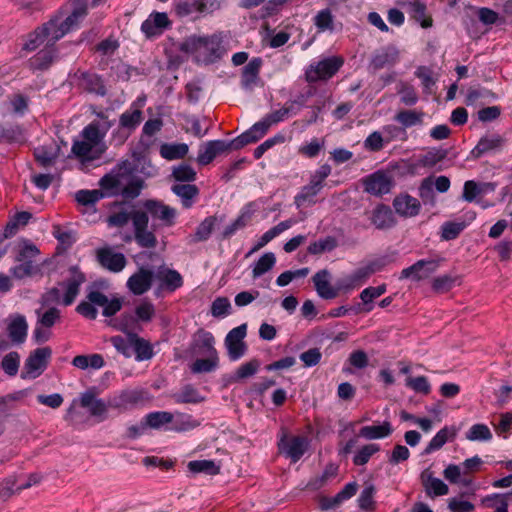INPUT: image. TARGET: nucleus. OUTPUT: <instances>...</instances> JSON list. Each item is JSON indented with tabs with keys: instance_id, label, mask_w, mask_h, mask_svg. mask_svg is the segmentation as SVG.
Wrapping results in <instances>:
<instances>
[{
	"instance_id": "393cba45",
	"label": "nucleus",
	"mask_w": 512,
	"mask_h": 512,
	"mask_svg": "<svg viewBox=\"0 0 512 512\" xmlns=\"http://www.w3.org/2000/svg\"><path fill=\"white\" fill-rule=\"evenodd\" d=\"M55 44L49 43L46 48L39 51L29 61L30 67L35 70H46L48 69L54 60L57 58Z\"/></svg>"
},
{
	"instance_id": "58836bf2",
	"label": "nucleus",
	"mask_w": 512,
	"mask_h": 512,
	"mask_svg": "<svg viewBox=\"0 0 512 512\" xmlns=\"http://www.w3.org/2000/svg\"><path fill=\"white\" fill-rule=\"evenodd\" d=\"M460 281V276L445 274L435 277L431 282V287L435 293L444 294L449 292L454 286L459 285Z\"/></svg>"
},
{
	"instance_id": "c9c22d12",
	"label": "nucleus",
	"mask_w": 512,
	"mask_h": 512,
	"mask_svg": "<svg viewBox=\"0 0 512 512\" xmlns=\"http://www.w3.org/2000/svg\"><path fill=\"white\" fill-rule=\"evenodd\" d=\"M296 223L293 219H288L285 221L280 222L273 228L266 231L261 238L259 239L258 243L255 245V247L252 249V252L257 251L261 248H263L265 245H267L271 240H273L275 237H277L279 234L284 232L285 230L289 229Z\"/></svg>"
},
{
	"instance_id": "13d9d810",
	"label": "nucleus",
	"mask_w": 512,
	"mask_h": 512,
	"mask_svg": "<svg viewBox=\"0 0 512 512\" xmlns=\"http://www.w3.org/2000/svg\"><path fill=\"white\" fill-rule=\"evenodd\" d=\"M380 451V446L378 444H367L361 447L353 458V463L356 466L365 465L370 458Z\"/></svg>"
},
{
	"instance_id": "72a5a7b5",
	"label": "nucleus",
	"mask_w": 512,
	"mask_h": 512,
	"mask_svg": "<svg viewBox=\"0 0 512 512\" xmlns=\"http://www.w3.org/2000/svg\"><path fill=\"white\" fill-rule=\"evenodd\" d=\"M216 221H217V219L214 216H209V217L205 218L198 225L195 233L188 237V243L195 244L198 242L206 241L212 234V231L214 230Z\"/></svg>"
},
{
	"instance_id": "f704fd0d",
	"label": "nucleus",
	"mask_w": 512,
	"mask_h": 512,
	"mask_svg": "<svg viewBox=\"0 0 512 512\" xmlns=\"http://www.w3.org/2000/svg\"><path fill=\"white\" fill-rule=\"evenodd\" d=\"M456 434V428L445 426L444 428L439 430L436 433V435L431 439V441L425 448V453L429 454L433 451L441 449L449 439H454Z\"/></svg>"
},
{
	"instance_id": "7ed1b4c3",
	"label": "nucleus",
	"mask_w": 512,
	"mask_h": 512,
	"mask_svg": "<svg viewBox=\"0 0 512 512\" xmlns=\"http://www.w3.org/2000/svg\"><path fill=\"white\" fill-rule=\"evenodd\" d=\"M87 14L85 6L77 7L73 10L72 14L69 15L64 21L60 22L59 19H51L49 22L44 24L42 27L37 28L34 32L28 35V40L24 44V49L27 51H34L45 41L47 45L49 43L55 44L60 38H62L71 29L76 27L78 23L84 19Z\"/></svg>"
},
{
	"instance_id": "052dcab7",
	"label": "nucleus",
	"mask_w": 512,
	"mask_h": 512,
	"mask_svg": "<svg viewBox=\"0 0 512 512\" xmlns=\"http://www.w3.org/2000/svg\"><path fill=\"white\" fill-rule=\"evenodd\" d=\"M336 246H337V242H336L335 238L328 236L326 238H323V239H320L318 241L311 243L308 246L307 251L310 254L318 255L323 252L332 251L334 248H336Z\"/></svg>"
},
{
	"instance_id": "a211bd4d",
	"label": "nucleus",
	"mask_w": 512,
	"mask_h": 512,
	"mask_svg": "<svg viewBox=\"0 0 512 512\" xmlns=\"http://www.w3.org/2000/svg\"><path fill=\"white\" fill-rule=\"evenodd\" d=\"M398 4L423 28H429L433 24L430 16L426 15V5L420 0H400Z\"/></svg>"
},
{
	"instance_id": "20e7f679",
	"label": "nucleus",
	"mask_w": 512,
	"mask_h": 512,
	"mask_svg": "<svg viewBox=\"0 0 512 512\" xmlns=\"http://www.w3.org/2000/svg\"><path fill=\"white\" fill-rule=\"evenodd\" d=\"M344 64L341 56H331L310 63L304 73L305 80L309 84L325 82L331 79Z\"/></svg>"
},
{
	"instance_id": "69168bd1",
	"label": "nucleus",
	"mask_w": 512,
	"mask_h": 512,
	"mask_svg": "<svg viewBox=\"0 0 512 512\" xmlns=\"http://www.w3.org/2000/svg\"><path fill=\"white\" fill-rule=\"evenodd\" d=\"M20 356L17 352H10L4 356L1 366L3 371L9 376H15L18 372Z\"/></svg>"
},
{
	"instance_id": "680f3d73",
	"label": "nucleus",
	"mask_w": 512,
	"mask_h": 512,
	"mask_svg": "<svg viewBox=\"0 0 512 512\" xmlns=\"http://www.w3.org/2000/svg\"><path fill=\"white\" fill-rule=\"evenodd\" d=\"M32 215L29 212L23 211L17 213L14 218L9 221L5 227V237H12L20 225L24 226L31 219Z\"/></svg>"
},
{
	"instance_id": "2f4dec72",
	"label": "nucleus",
	"mask_w": 512,
	"mask_h": 512,
	"mask_svg": "<svg viewBox=\"0 0 512 512\" xmlns=\"http://www.w3.org/2000/svg\"><path fill=\"white\" fill-rule=\"evenodd\" d=\"M28 324L22 315L16 316L8 325V334L12 342L23 343L27 337Z\"/></svg>"
},
{
	"instance_id": "338daca9",
	"label": "nucleus",
	"mask_w": 512,
	"mask_h": 512,
	"mask_svg": "<svg viewBox=\"0 0 512 512\" xmlns=\"http://www.w3.org/2000/svg\"><path fill=\"white\" fill-rule=\"evenodd\" d=\"M260 363L258 360L253 359L249 362H246L238 367L235 371L234 381H240L242 379H246L248 377L253 376L259 369Z\"/></svg>"
},
{
	"instance_id": "6e6d98bb",
	"label": "nucleus",
	"mask_w": 512,
	"mask_h": 512,
	"mask_svg": "<svg viewBox=\"0 0 512 512\" xmlns=\"http://www.w3.org/2000/svg\"><path fill=\"white\" fill-rule=\"evenodd\" d=\"M325 147V140L313 138L309 143H305L298 148V153L307 158H315Z\"/></svg>"
},
{
	"instance_id": "7c9ffc66",
	"label": "nucleus",
	"mask_w": 512,
	"mask_h": 512,
	"mask_svg": "<svg viewBox=\"0 0 512 512\" xmlns=\"http://www.w3.org/2000/svg\"><path fill=\"white\" fill-rule=\"evenodd\" d=\"M371 220L377 229H388L395 224L391 209L385 205H379L375 208Z\"/></svg>"
},
{
	"instance_id": "5701e85b",
	"label": "nucleus",
	"mask_w": 512,
	"mask_h": 512,
	"mask_svg": "<svg viewBox=\"0 0 512 512\" xmlns=\"http://www.w3.org/2000/svg\"><path fill=\"white\" fill-rule=\"evenodd\" d=\"M147 399L146 393L142 390H126L115 397L110 406L119 409H129Z\"/></svg>"
},
{
	"instance_id": "a18cd8bd",
	"label": "nucleus",
	"mask_w": 512,
	"mask_h": 512,
	"mask_svg": "<svg viewBox=\"0 0 512 512\" xmlns=\"http://www.w3.org/2000/svg\"><path fill=\"white\" fill-rule=\"evenodd\" d=\"M337 471V466L333 464L327 465L322 475L310 479L307 484V488L310 490H318L322 488L330 479L337 475Z\"/></svg>"
},
{
	"instance_id": "f03ea898",
	"label": "nucleus",
	"mask_w": 512,
	"mask_h": 512,
	"mask_svg": "<svg viewBox=\"0 0 512 512\" xmlns=\"http://www.w3.org/2000/svg\"><path fill=\"white\" fill-rule=\"evenodd\" d=\"M179 50L189 55L198 65L214 64L227 53L222 33L191 35L179 44Z\"/></svg>"
},
{
	"instance_id": "8fccbe9b",
	"label": "nucleus",
	"mask_w": 512,
	"mask_h": 512,
	"mask_svg": "<svg viewBox=\"0 0 512 512\" xmlns=\"http://www.w3.org/2000/svg\"><path fill=\"white\" fill-rule=\"evenodd\" d=\"M219 365L218 355H208L205 359H197L191 365L193 373H208L214 371Z\"/></svg>"
},
{
	"instance_id": "864d4df0",
	"label": "nucleus",
	"mask_w": 512,
	"mask_h": 512,
	"mask_svg": "<svg viewBox=\"0 0 512 512\" xmlns=\"http://www.w3.org/2000/svg\"><path fill=\"white\" fill-rule=\"evenodd\" d=\"M177 403H200L204 398L192 385L184 386L181 391L174 395Z\"/></svg>"
},
{
	"instance_id": "774afa93",
	"label": "nucleus",
	"mask_w": 512,
	"mask_h": 512,
	"mask_svg": "<svg viewBox=\"0 0 512 512\" xmlns=\"http://www.w3.org/2000/svg\"><path fill=\"white\" fill-rule=\"evenodd\" d=\"M103 197L100 190H80L76 193V201L84 206L94 205Z\"/></svg>"
},
{
	"instance_id": "b1692460",
	"label": "nucleus",
	"mask_w": 512,
	"mask_h": 512,
	"mask_svg": "<svg viewBox=\"0 0 512 512\" xmlns=\"http://www.w3.org/2000/svg\"><path fill=\"white\" fill-rule=\"evenodd\" d=\"M143 112L141 106L137 103H132L129 109L123 112L119 118V127L125 129L128 134H131L142 122Z\"/></svg>"
},
{
	"instance_id": "ddd939ff",
	"label": "nucleus",
	"mask_w": 512,
	"mask_h": 512,
	"mask_svg": "<svg viewBox=\"0 0 512 512\" xmlns=\"http://www.w3.org/2000/svg\"><path fill=\"white\" fill-rule=\"evenodd\" d=\"M153 277V271L142 267L128 278L127 288L134 295H143L150 290Z\"/></svg>"
},
{
	"instance_id": "49530a36",
	"label": "nucleus",
	"mask_w": 512,
	"mask_h": 512,
	"mask_svg": "<svg viewBox=\"0 0 512 512\" xmlns=\"http://www.w3.org/2000/svg\"><path fill=\"white\" fill-rule=\"evenodd\" d=\"M189 471L193 473H205L208 475H217L220 468L212 460H194L188 463Z\"/></svg>"
},
{
	"instance_id": "9b49d317",
	"label": "nucleus",
	"mask_w": 512,
	"mask_h": 512,
	"mask_svg": "<svg viewBox=\"0 0 512 512\" xmlns=\"http://www.w3.org/2000/svg\"><path fill=\"white\" fill-rule=\"evenodd\" d=\"M364 190L372 195L381 196L390 192L391 177L382 171H377L363 179Z\"/></svg>"
},
{
	"instance_id": "ea45409f",
	"label": "nucleus",
	"mask_w": 512,
	"mask_h": 512,
	"mask_svg": "<svg viewBox=\"0 0 512 512\" xmlns=\"http://www.w3.org/2000/svg\"><path fill=\"white\" fill-rule=\"evenodd\" d=\"M109 127L110 125H108V127L104 131H100L99 123L93 121L82 130L81 137L97 148V146L102 142L103 138L105 137L106 131Z\"/></svg>"
},
{
	"instance_id": "6e6552de",
	"label": "nucleus",
	"mask_w": 512,
	"mask_h": 512,
	"mask_svg": "<svg viewBox=\"0 0 512 512\" xmlns=\"http://www.w3.org/2000/svg\"><path fill=\"white\" fill-rule=\"evenodd\" d=\"M505 144L506 139L500 134H486L480 138L470 154L473 159H479L485 154L500 152Z\"/></svg>"
},
{
	"instance_id": "0e129e2a",
	"label": "nucleus",
	"mask_w": 512,
	"mask_h": 512,
	"mask_svg": "<svg viewBox=\"0 0 512 512\" xmlns=\"http://www.w3.org/2000/svg\"><path fill=\"white\" fill-rule=\"evenodd\" d=\"M196 171L188 164H180L173 168L172 176L180 182H192L196 179Z\"/></svg>"
},
{
	"instance_id": "f257e3e1",
	"label": "nucleus",
	"mask_w": 512,
	"mask_h": 512,
	"mask_svg": "<svg viewBox=\"0 0 512 512\" xmlns=\"http://www.w3.org/2000/svg\"><path fill=\"white\" fill-rule=\"evenodd\" d=\"M143 210H133V231L136 243L142 248H155L157 227H172L178 211L161 200L147 199L142 202Z\"/></svg>"
},
{
	"instance_id": "09e8293b",
	"label": "nucleus",
	"mask_w": 512,
	"mask_h": 512,
	"mask_svg": "<svg viewBox=\"0 0 512 512\" xmlns=\"http://www.w3.org/2000/svg\"><path fill=\"white\" fill-rule=\"evenodd\" d=\"M173 414L167 411L151 412L145 417V425L154 429L173 422Z\"/></svg>"
},
{
	"instance_id": "0eeeda50",
	"label": "nucleus",
	"mask_w": 512,
	"mask_h": 512,
	"mask_svg": "<svg viewBox=\"0 0 512 512\" xmlns=\"http://www.w3.org/2000/svg\"><path fill=\"white\" fill-rule=\"evenodd\" d=\"M96 260L104 269L113 272H121L127 260L123 253L116 252L112 247H102L96 250Z\"/></svg>"
},
{
	"instance_id": "cd10ccee",
	"label": "nucleus",
	"mask_w": 512,
	"mask_h": 512,
	"mask_svg": "<svg viewBox=\"0 0 512 512\" xmlns=\"http://www.w3.org/2000/svg\"><path fill=\"white\" fill-rule=\"evenodd\" d=\"M71 152L81 161H91L99 156L97 148L83 138L73 142Z\"/></svg>"
},
{
	"instance_id": "c03bdc74",
	"label": "nucleus",
	"mask_w": 512,
	"mask_h": 512,
	"mask_svg": "<svg viewBox=\"0 0 512 512\" xmlns=\"http://www.w3.org/2000/svg\"><path fill=\"white\" fill-rule=\"evenodd\" d=\"M320 190L321 189L319 187L309 182L301 189L300 193L296 195L295 204L297 205V207L314 204V198L319 193Z\"/></svg>"
},
{
	"instance_id": "e2e57ef3",
	"label": "nucleus",
	"mask_w": 512,
	"mask_h": 512,
	"mask_svg": "<svg viewBox=\"0 0 512 512\" xmlns=\"http://www.w3.org/2000/svg\"><path fill=\"white\" fill-rule=\"evenodd\" d=\"M405 384L416 393L428 395L431 392V385L425 376L407 377Z\"/></svg>"
},
{
	"instance_id": "412c9836",
	"label": "nucleus",
	"mask_w": 512,
	"mask_h": 512,
	"mask_svg": "<svg viewBox=\"0 0 512 512\" xmlns=\"http://www.w3.org/2000/svg\"><path fill=\"white\" fill-rule=\"evenodd\" d=\"M393 207L403 217H414L418 215L421 205L418 199L409 194H400L395 197Z\"/></svg>"
},
{
	"instance_id": "9d476101",
	"label": "nucleus",
	"mask_w": 512,
	"mask_h": 512,
	"mask_svg": "<svg viewBox=\"0 0 512 512\" xmlns=\"http://www.w3.org/2000/svg\"><path fill=\"white\" fill-rule=\"evenodd\" d=\"M245 336L246 325L235 327L227 334L225 344L231 360H238L245 354L246 345L243 342Z\"/></svg>"
},
{
	"instance_id": "1a4fd4ad",
	"label": "nucleus",
	"mask_w": 512,
	"mask_h": 512,
	"mask_svg": "<svg viewBox=\"0 0 512 512\" xmlns=\"http://www.w3.org/2000/svg\"><path fill=\"white\" fill-rule=\"evenodd\" d=\"M233 146L230 142L224 140H212L201 145L199 148L197 162L202 165L210 164L218 155L230 151Z\"/></svg>"
},
{
	"instance_id": "f8f14e48",
	"label": "nucleus",
	"mask_w": 512,
	"mask_h": 512,
	"mask_svg": "<svg viewBox=\"0 0 512 512\" xmlns=\"http://www.w3.org/2000/svg\"><path fill=\"white\" fill-rule=\"evenodd\" d=\"M80 405L87 408L91 416L103 421L107 417L108 407L104 400L97 398L95 389L84 392L80 397Z\"/></svg>"
},
{
	"instance_id": "a878e982",
	"label": "nucleus",
	"mask_w": 512,
	"mask_h": 512,
	"mask_svg": "<svg viewBox=\"0 0 512 512\" xmlns=\"http://www.w3.org/2000/svg\"><path fill=\"white\" fill-rule=\"evenodd\" d=\"M422 483L428 496H444L449 492L448 486L439 478L433 477L431 473H422Z\"/></svg>"
},
{
	"instance_id": "dca6fc26",
	"label": "nucleus",
	"mask_w": 512,
	"mask_h": 512,
	"mask_svg": "<svg viewBox=\"0 0 512 512\" xmlns=\"http://www.w3.org/2000/svg\"><path fill=\"white\" fill-rule=\"evenodd\" d=\"M330 272L326 269L318 271L313 277L312 281L318 296L325 300H330L338 297V285L332 286L330 283Z\"/></svg>"
},
{
	"instance_id": "473e14b6",
	"label": "nucleus",
	"mask_w": 512,
	"mask_h": 512,
	"mask_svg": "<svg viewBox=\"0 0 512 512\" xmlns=\"http://www.w3.org/2000/svg\"><path fill=\"white\" fill-rule=\"evenodd\" d=\"M393 432L390 422L385 421L380 425L363 426L359 435L367 440L382 439L388 437Z\"/></svg>"
},
{
	"instance_id": "a19ab883",
	"label": "nucleus",
	"mask_w": 512,
	"mask_h": 512,
	"mask_svg": "<svg viewBox=\"0 0 512 512\" xmlns=\"http://www.w3.org/2000/svg\"><path fill=\"white\" fill-rule=\"evenodd\" d=\"M385 292H386V285L385 284H382V285H379V286H376V287L370 286V287L365 288L360 293V299L362 300V302L364 304V308L361 311H364V312H367V313L372 311V309H373V305H372L373 300H375L376 298L380 297Z\"/></svg>"
},
{
	"instance_id": "39448f33",
	"label": "nucleus",
	"mask_w": 512,
	"mask_h": 512,
	"mask_svg": "<svg viewBox=\"0 0 512 512\" xmlns=\"http://www.w3.org/2000/svg\"><path fill=\"white\" fill-rule=\"evenodd\" d=\"M444 262V258L435 257L430 259H421L413 265L401 271L400 279H412L414 281H421L428 278L431 274L435 273Z\"/></svg>"
},
{
	"instance_id": "6ab92c4d",
	"label": "nucleus",
	"mask_w": 512,
	"mask_h": 512,
	"mask_svg": "<svg viewBox=\"0 0 512 512\" xmlns=\"http://www.w3.org/2000/svg\"><path fill=\"white\" fill-rule=\"evenodd\" d=\"M69 271L70 277L65 283V294L62 301L65 306H69L74 302L79 293L80 285L85 281L84 274L77 267H72Z\"/></svg>"
},
{
	"instance_id": "4c0bfd02",
	"label": "nucleus",
	"mask_w": 512,
	"mask_h": 512,
	"mask_svg": "<svg viewBox=\"0 0 512 512\" xmlns=\"http://www.w3.org/2000/svg\"><path fill=\"white\" fill-rule=\"evenodd\" d=\"M188 145L185 143L162 144L160 146V155L166 160H176L184 158L188 153Z\"/></svg>"
},
{
	"instance_id": "4d7b16f0",
	"label": "nucleus",
	"mask_w": 512,
	"mask_h": 512,
	"mask_svg": "<svg viewBox=\"0 0 512 512\" xmlns=\"http://www.w3.org/2000/svg\"><path fill=\"white\" fill-rule=\"evenodd\" d=\"M39 254L40 251L34 244L24 241L18 246L15 259L18 262L34 261Z\"/></svg>"
},
{
	"instance_id": "c85d7f7f",
	"label": "nucleus",
	"mask_w": 512,
	"mask_h": 512,
	"mask_svg": "<svg viewBox=\"0 0 512 512\" xmlns=\"http://www.w3.org/2000/svg\"><path fill=\"white\" fill-rule=\"evenodd\" d=\"M171 190L180 197L184 208H190L199 194L198 187L193 184H175L171 187Z\"/></svg>"
},
{
	"instance_id": "bf43d9fd",
	"label": "nucleus",
	"mask_w": 512,
	"mask_h": 512,
	"mask_svg": "<svg viewBox=\"0 0 512 512\" xmlns=\"http://www.w3.org/2000/svg\"><path fill=\"white\" fill-rule=\"evenodd\" d=\"M36 314L38 316V324L46 326L48 328H52L61 318V312L59 309L55 307H51L45 312H41V310H37Z\"/></svg>"
},
{
	"instance_id": "2eb2a0df",
	"label": "nucleus",
	"mask_w": 512,
	"mask_h": 512,
	"mask_svg": "<svg viewBox=\"0 0 512 512\" xmlns=\"http://www.w3.org/2000/svg\"><path fill=\"white\" fill-rule=\"evenodd\" d=\"M171 22L166 13L153 12L141 24V31L147 38L161 35L163 31L170 26Z\"/></svg>"
},
{
	"instance_id": "4be33fe9",
	"label": "nucleus",
	"mask_w": 512,
	"mask_h": 512,
	"mask_svg": "<svg viewBox=\"0 0 512 512\" xmlns=\"http://www.w3.org/2000/svg\"><path fill=\"white\" fill-rule=\"evenodd\" d=\"M399 60V52L393 46H387L377 51L370 62V67L373 70H380L397 63Z\"/></svg>"
},
{
	"instance_id": "4468645a",
	"label": "nucleus",
	"mask_w": 512,
	"mask_h": 512,
	"mask_svg": "<svg viewBox=\"0 0 512 512\" xmlns=\"http://www.w3.org/2000/svg\"><path fill=\"white\" fill-rule=\"evenodd\" d=\"M51 354L52 350L49 347L37 348L26 360V374L32 378L37 377L46 368Z\"/></svg>"
},
{
	"instance_id": "5fc2aeb1",
	"label": "nucleus",
	"mask_w": 512,
	"mask_h": 512,
	"mask_svg": "<svg viewBox=\"0 0 512 512\" xmlns=\"http://www.w3.org/2000/svg\"><path fill=\"white\" fill-rule=\"evenodd\" d=\"M122 179L123 176L119 172H113L101 178L100 186L103 190L110 191L111 194H118L122 186Z\"/></svg>"
},
{
	"instance_id": "c756f323",
	"label": "nucleus",
	"mask_w": 512,
	"mask_h": 512,
	"mask_svg": "<svg viewBox=\"0 0 512 512\" xmlns=\"http://www.w3.org/2000/svg\"><path fill=\"white\" fill-rule=\"evenodd\" d=\"M129 338L132 341V348L137 361L149 360L153 357V348L149 341L135 333H129Z\"/></svg>"
},
{
	"instance_id": "e433bc0d",
	"label": "nucleus",
	"mask_w": 512,
	"mask_h": 512,
	"mask_svg": "<svg viewBox=\"0 0 512 512\" xmlns=\"http://www.w3.org/2000/svg\"><path fill=\"white\" fill-rule=\"evenodd\" d=\"M424 112L419 110H400L394 119L402 125L403 128L418 126L423 124Z\"/></svg>"
},
{
	"instance_id": "423d86ee",
	"label": "nucleus",
	"mask_w": 512,
	"mask_h": 512,
	"mask_svg": "<svg viewBox=\"0 0 512 512\" xmlns=\"http://www.w3.org/2000/svg\"><path fill=\"white\" fill-rule=\"evenodd\" d=\"M309 445L308 438L305 436H290L283 431L278 441V449L292 462H297L305 454Z\"/></svg>"
},
{
	"instance_id": "de8ad7c7",
	"label": "nucleus",
	"mask_w": 512,
	"mask_h": 512,
	"mask_svg": "<svg viewBox=\"0 0 512 512\" xmlns=\"http://www.w3.org/2000/svg\"><path fill=\"white\" fill-rule=\"evenodd\" d=\"M276 258L272 252H267L262 255L259 260L255 263L254 268L252 270V277L254 279L262 276L269 270L273 268L275 265Z\"/></svg>"
},
{
	"instance_id": "3c124183",
	"label": "nucleus",
	"mask_w": 512,
	"mask_h": 512,
	"mask_svg": "<svg viewBox=\"0 0 512 512\" xmlns=\"http://www.w3.org/2000/svg\"><path fill=\"white\" fill-rule=\"evenodd\" d=\"M40 271V267L34 261L20 262V264L11 268L10 272L16 279L31 277Z\"/></svg>"
},
{
	"instance_id": "603ef678",
	"label": "nucleus",
	"mask_w": 512,
	"mask_h": 512,
	"mask_svg": "<svg viewBox=\"0 0 512 512\" xmlns=\"http://www.w3.org/2000/svg\"><path fill=\"white\" fill-rule=\"evenodd\" d=\"M492 432L485 424H474L466 432V439L469 441H490L492 439Z\"/></svg>"
},
{
	"instance_id": "bb28decb",
	"label": "nucleus",
	"mask_w": 512,
	"mask_h": 512,
	"mask_svg": "<svg viewBox=\"0 0 512 512\" xmlns=\"http://www.w3.org/2000/svg\"><path fill=\"white\" fill-rule=\"evenodd\" d=\"M263 61L261 58H253L243 68L241 84L244 88L250 89L256 83Z\"/></svg>"
},
{
	"instance_id": "f3484780",
	"label": "nucleus",
	"mask_w": 512,
	"mask_h": 512,
	"mask_svg": "<svg viewBox=\"0 0 512 512\" xmlns=\"http://www.w3.org/2000/svg\"><path fill=\"white\" fill-rule=\"evenodd\" d=\"M136 319L130 314H123L119 330L126 332L130 322L136 320L142 322H150L155 316V307L148 300L141 301L135 308Z\"/></svg>"
},
{
	"instance_id": "aec40b11",
	"label": "nucleus",
	"mask_w": 512,
	"mask_h": 512,
	"mask_svg": "<svg viewBox=\"0 0 512 512\" xmlns=\"http://www.w3.org/2000/svg\"><path fill=\"white\" fill-rule=\"evenodd\" d=\"M155 278L160 282L159 288L169 292H174L183 285L181 274L166 267H160L155 274Z\"/></svg>"
},
{
	"instance_id": "79ce46f5",
	"label": "nucleus",
	"mask_w": 512,
	"mask_h": 512,
	"mask_svg": "<svg viewBox=\"0 0 512 512\" xmlns=\"http://www.w3.org/2000/svg\"><path fill=\"white\" fill-rule=\"evenodd\" d=\"M214 337L210 332L199 331L197 334L196 346L198 347L199 353L203 355H218L214 347Z\"/></svg>"
},
{
	"instance_id": "37998d69",
	"label": "nucleus",
	"mask_w": 512,
	"mask_h": 512,
	"mask_svg": "<svg viewBox=\"0 0 512 512\" xmlns=\"http://www.w3.org/2000/svg\"><path fill=\"white\" fill-rule=\"evenodd\" d=\"M58 149H55L53 147H47V146H41L34 150V156L36 161L42 166V167H49L52 166L58 157L57 153Z\"/></svg>"
}]
</instances>
